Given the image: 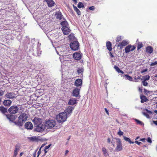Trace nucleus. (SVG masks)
<instances>
[{"mask_svg": "<svg viewBox=\"0 0 157 157\" xmlns=\"http://www.w3.org/2000/svg\"><path fill=\"white\" fill-rule=\"evenodd\" d=\"M115 138L113 139L112 141H111V143L112 144L113 146L114 147L115 144H114V139H115Z\"/></svg>", "mask_w": 157, "mask_h": 157, "instance_id": "obj_55", "label": "nucleus"}, {"mask_svg": "<svg viewBox=\"0 0 157 157\" xmlns=\"http://www.w3.org/2000/svg\"><path fill=\"white\" fill-rule=\"evenodd\" d=\"M76 103V100L74 98H71L69 101L68 104L69 105H73Z\"/></svg>", "mask_w": 157, "mask_h": 157, "instance_id": "obj_25", "label": "nucleus"}, {"mask_svg": "<svg viewBox=\"0 0 157 157\" xmlns=\"http://www.w3.org/2000/svg\"><path fill=\"white\" fill-rule=\"evenodd\" d=\"M124 139L127 141H128L129 142L130 144H133L134 143V142L131 141L129 138L126 137V136H123Z\"/></svg>", "mask_w": 157, "mask_h": 157, "instance_id": "obj_38", "label": "nucleus"}, {"mask_svg": "<svg viewBox=\"0 0 157 157\" xmlns=\"http://www.w3.org/2000/svg\"><path fill=\"white\" fill-rule=\"evenodd\" d=\"M69 39L70 40V42L72 40H76L73 33H71L70 35L68 36Z\"/></svg>", "mask_w": 157, "mask_h": 157, "instance_id": "obj_29", "label": "nucleus"}, {"mask_svg": "<svg viewBox=\"0 0 157 157\" xmlns=\"http://www.w3.org/2000/svg\"><path fill=\"white\" fill-rule=\"evenodd\" d=\"M110 56L111 57H114V56L113 55L111 52H110Z\"/></svg>", "mask_w": 157, "mask_h": 157, "instance_id": "obj_62", "label": "nucleus"}, {"mask_svg": "<svg viewBox=\"0 0 157 157\" xmlns=\"http://www.w3.org/2000/svg\"><path fill=\"white\" fill-rule=\"evenodd\" d=\"M45 1L47 2L48 6L49 7H52L54 5L55 3L53 1V0H44Z\"/></svg>", "mask_w": 157, "mask_h": 157, "instance_id": "obj_21", "label": "nucleus"}, {"mask_svg": "<svg viewBox=\"0 0 157 157\" xmlns=\"http://www.w3.org/2000/svg\"><path fill=\"white\" fill-rule=\"evenodd\" d=\"M144 93H146L147 94L149 93V91L147 90L146 89H144Z\"/></svg>", "mask_w": 157, "mask_h": 157, "instance_id": "obj_53", "label": "nucleus"}, {"mask_svg": "<svg viewBox=\"0 0 157 157\" xmlns=\"http://www.w3.org/2000/svg\"><path fill=\"white\" fill-rule=\"evenodd\" d=\"M67 118V114L65 112L61 113L56 117V119L57 121L60 123L65 121Z\"/></svg>", "mask_w": 157, "mask_h": 157, "instance_id": "obj_2", "label": "nucleus"}, {"mask_svg": "<svg viewBox=\"0 0 157 157\" xmlns=\"http://www.w3.org/2000/svg\"><path fill=\"white\" fill-rule=\"evenodd\" d=\"M150 76L148 75H146L144 76V80L147 81L149 79Z\"/></svg>", "mask_w": 157, "mask_h": 157, "instance_id": "obj_42", "label": "nucleus"}, {"mask_svg": "<svg viewBox=\"0 0 157 157\" xmlns=\"http://www.w3.org/2000/svg\"><path fill=\"white\" fill-rule=\"evenodd\" d=\"M84 71V69L82 67H78L77 70V72L78 75L82 74Z\"/></svg>", "mask_w": 157, "mask_h": 157, "instance_id": "obj_30", "label": "nucleus"}, {"mask_svg": "<svg viewBox=\"0 0 157 157\" xmlns=\"http://www.w3.org/2000/svg\"><path fill=\"white\" fill-rule=\"evenodd\" d=\"M56 125V122L54 120H49L47 121L45 123V126L48 128H52L54 127Z\"/></svg>", "mask_w": 157, "mask_h": 157, "instance_id": "obj_4", "label": "nucleus"}, {"mask_svg": "<svg viewBox=\"0 0 157 157\" xmlns=\"http://www.w3.org/2000/svg\"><path fill=\"white\" fill-rule=\"evenodd\" d=\"M36 127L35 130L38 132H41L43 131L45 128L46 126L45 124H42L37 125L35 126Z\"/></svg>", "mask_w": 157, "mask_h": 157, "instance_id": "obj_7", "label": "nucleus"}, {"mask_svg": "<svg viewBox=\"0 0 157 157\" xmlns=\"http://www.w3.org/2000/svg\"><path fill=\"white\" fill-rule=\"evenodd\" d=\"M143 47L142 43L138 42L137 46V49L139 50Z\"/></svg>", "mask_w": 157, "mask_h": 157, "instance_id": "obj_41", "label": "nucleus"}, {"mask_svg": "<svg viewBox=\"0 0 157 157\" xmlns=\"http://www.w3.org/2000/svg\"><path fill=\"white\" fill-rule=\"evenodd\" d=\"M140 97V99L141 100V103H143L144 102H146L148 100L147 98L144 96H141Z\"/></svg>", "mask_w": 157, "mask_h": 157, "instance_id": "obj_33", "label": "nucleus"}, {"mask_svg": "<svg viewBox=\"0 0 157 157\" xmlns=\"http://www.w3.org/2000/svg\"><path fill=\"white\" fill-rule=\"evenodd\" d=\"M33 121L34 122L35 126L42 124V119L39 118L35 117L33 120Z\"/></svg>", "mask_w": 157, "mask_h": 157, "instance_id": "obj_10", "label": "nucleus"}, {"mask_svg": "<svg viewBox=\"0 0 157 157\" xmlns=\"http://www.w3.org/2000/svg\"><path fill=\"white\" fill-rule=\"evenodd\" d=\"M62 30L63 31V33L64 35H67L70 32L71 30L68 27V26L65 27H62Z\"/></svg>", "mask_w": 157, "mask_h": 157, "instance_id": "obj_14", "label": "nucleus"}, {"mask_svg": "<svg viewBox=\"0 0 157 157\" xmlns=\"http://www.w3.org/2000/svg\"><path fill=\"white\" fill-rule=\"evenodd\" d=\"M63 21H62L60 23L62 27L68 26V24L67 21L64 18L63 19Z\"/></svg>", "mask_w": 157, "mask_h": 157, "instance_id": "obj_23", "label": "nucleus"}, {"mask_svg": "<svg viewBox=\"0 0 157 157\" xmlns=\"http://www.w3.org/2000/svg\"><path fill=\"white\" fill-rule=\"evenodd\" d=\"M19 108L16 105L12 106L9 109L8 111L11 114H15L17 113Z\"/></svg>", "mask_w": 157, "mask_h": 157, "instance_id": "obj_6", "label": "nucleus"}, {"mask_svg": "<svg viewBox=\"0 0 157 157\" xmlns=\"http://www.w3.org/2000/svg\"><path fill=\"white\" fill-rule=\"evenodd\" d=\"M134 120L136 122L137 124L140 125L141 126H144V124L142 121L136 119H134Z\"/></svg>", "mask_w": 157, "mask_h": 157, "instance_id": "obj_36", "label": "nucleus"}, {"mask_svg": "<svg viewBox=\"0 0 157 157\" xmlns=\"http://www.w3.org/2000/svg\"><path fill=\"white\" fill-rule=\"evenodd\" d=\"M146 140L148 143H152L150 137H148L147 139V140Z\"/></svg>", "mask_w": 157, "mask_h": 157, "instance_id": "obj_47", "label": "nucleus"}, {"mask_svg": "<svg viewBox=\"0 0 157 157\" xmlns=\"http://www.w3.org/2000/svg\"><path fill=\"white\" fill-rule=\"evenodd\" d=\"M12 103L11 101L10 100H5L3 101V104L5 106H10Z\"/></svg>", "mask_w": 157, "mask_h": 157, "instance_id": "obj_26", "label": "nucleus"}, {"mask_svg": "<svg viewBox=\"0 0 157 157\" xmlns=\"http://www.w3.org/2000/svg\"><path fill=\"white\" fill-rule=\"evenodd\" d=\"M94 9L95 7L94 6H92L89 7V9L91 10H94Z\"/></svg>", "mask_w": 157, "mask_h": 157, "instance_id": "obj_50", "label": "nucleus"}, {"mask_svg": "<svg viewBox=\"0 0 157 157\" xmlns=\"http://www.w3.org/2000/svg\"><path fill=\"white\" fill-rule=\"evenodd\" d=\"M21 146L19 143H17L15 146L14 151V154L13 157H16L20 149L21 148Z\"/></svg>", "mask_w": 157, "mask_h": 157, "instance_id": "obj_8", "label": "nucleus"}, {"mask_svg": "<svg viewBox=\"0 0 157 157\" xmlns=\"http://www.w3.org/2000/svg\"><path fill=\"white\" fill-rule=\"evenodd\" d=\"M55 15L56 18L59 19L60 20H63L64 18L63 17V15H62V13L58 11L56 12Z\"/></svg>", "mask_w": 157, "mask_h": 157, "instance_id": "obj_19", "label": "nucleus"}, {"mask_svg": "<svg viewBox=\"0 0 157 157\" xmlns=\"http://www.w3.org/2000/svg\"><path fill=\"white\" fill-rule=\"evenodd\" d=\"M28 115L25 113H21L18 117V121H14L16 125L18 126H22L23 123L27 120Z\"/></svg>", "mask_w": 157, "mask_h": 157, "instance_id": "obj_1", "label": "nucleus"}, {"mask_svg": "<svg viewBox=\"0 0 157 157\" xmlns=\"http://www.w3.org/2000/svg\"><path fill=\"white\" fill-rule=\"evenodd\" d=\"M145 110L146 111L147 113H148L149 114H151V113H152V112L151 111L147 109H145Z\"/></svg>", "mask_w": 157, "mask_h": 157, "instance_id": "obj_52", "label": "nucleus"}, {"mask_svg": "<svg viewBox=\"0 0 157 157\" xmlns=\"http://www.w3.org/2000/svg\"><path fill=\"white\" fill-rule=\"evenodd\" d=\"M136 48L135 47L133 46H132L131 45H129L127 46L125 48V51L126 53L129 52L130 51L134 50Z\"/></svg>", "mask_w": 157, "mask_h": 157, "instance_id": "obj_11", "label": "nucleus"}, {"mask_svg": "<svg viewBox=\"0 0 157 157\" xmlns=\"http://www.w3.org/2000/svg\"><path fill=\"white\" fill-rule=\"evenodd\" d=\"M147 71V69H145L144 70H143L141 71V73H143L144 72Z\"/></svg>", "mask_w": 157, "mask_h": 157, "instance_id": "obj_54", "label": "nucleus"}, {"mask_svg": "<svg viewBox=\"0 0 157 157\" xmlns=\"http://www.w3.org/2000/svg\"><path fill=\"white\" fill-rule=\"evenodd\" d=\"M116 140L117 146L115 148V150L117 151H120L122 150V146L120 139L119 138L115 139Z\"/></svg>", "mask_w": 157, "mask_h": 157, "instance_id": "obj_5", "label": "nucleus"}, {"mask_svg": "<svg viewBox=\"0 0 157 157\" xmlns=\"http://www.w3.org/2000/svg\"><path fill=\"white\" fill-rule=\"evenodd\" d=\"M157 65V61L152 63L150 64L151 66H154Z\"/></svg>", "mask_w": 157, "mask_h": 157, "instance_id": "obj_46", "label": "nucleus"}, {"mask_svg": "<svg viewBox=\"0 0 157 157\" xmlns=\"http://www.w3.org/2000/svg\"><path fill=\"white\" fill-rule=\"evenodd\" d=\"M121 39V36H119L117 38L116 41L117 42H119L120 41Z\"/></svg>", "mask_w": 157, "mask_h": 157, "instance_id": "obj_45", "label": "nucleus"}, {"mask_svg": "<svg viewBox=\"0 0 157 157\" xmlns=\"http://www.w3.org/2000/svg\"><path fill=\"white\" fill-rule=\"evenodd\" d=\"M114 68L116 70V71H117L118 73H121L122 74H124V72L121 70L117 66H115L114 67Z\"/></svg>", "mask_w": 157, "mask_h": 157, "instance_id": "obj_34", "label": "nucleus"}, {"mask_svg": "<svg viewBox=\"0 0 157 157\" xmlns=\"http://www.w3.org/2000/svg\"><path fill=\"white\" fill-rule=\"evenodd\" d=\"M102 150L103 152V154L105 156H107L109 155L108 153V151L105 147H102Z\"/></svg>", "mask_w": 157, "mask_h": 157, "instance_id": "obj_32", "label": "nucleus"}, {"mask_svg": "<svg viewBox=\"0 0 157 157\" xmlns=\"http://www.w3.org/2000/svg\"><path fill=\"white\" fill-rule=\"evenodd\" d=\"M4 94V91L0 88V96H2Z\"/></svg>", "mask_w": 157, "mask_h": 157, "instance_id": "obj_48", "label": "nucleus"}, {"mask_svg": "<svg viewBox=\"0 0 157 157\" xmlns=\"http://www.w3.org/2000/svg\"><path fill=\"white\" fill-rule=\"evenodd\" d=\"M111 45V43L109 41L107 42L106 44V47L107 49L110 51L112 50Z\"/></svg>", "mask_w": 157, "mask_h": 157, "instance_id": "obj_28", "label": "nucleus"}, {"mask_svg": "<svg viewBox=\"0 0 157 157\" xmlns=\"http://www.w3.org/2000/svg\"><path fill=\"white\" fill-rule=\"evenodd\" d=\"M84 5L81 2H79L78 4V7L79 8H81L84 7Z\"/></svg>", "mask_w": 157, "mask_h": 157, "instance_id": "obj_40", "label": "nucleus"}, {"mask_svg": "<svg viewBox=\"0 0 157 157\" xmlns=\"http://www.w3.org/2000/svg\"><path fill=\"white\" fill-rule=\"evenodd\" d=\"M146 140V139L145 138H143L141 139L140 140V141H141L143 142H145Z\"/></svg>", "mask_w": 157, "mask_h": 157, "instance_id": "obj_56", "label": "nucleus"}, {"mask_svg": "<svg viewBox=\"0 0 157 157\" xmlns=\"http://www.w3.org/2000/svg\"><path fill=\"white\" fill-rule=\"evenodd\" d=\"M123 132L121 131H120L118 133V134L120 136L123 135Z\"/></svg>", "mask_w": 157, "mask_h": 157, "instance_id": "obj_49", "label": "nucleus"}, {"mask_svg": "<svg viewBox=\"0 0 157 157\" xmlns=\"http://www.w3.org/2000/svg\"><path fill=\"white\" fill-rule=\"evenodd\" d=\"M29 51L30 52H32V51H34V49H33V48H31L29 50Z\"/></svg>", "mask_w": 157, "mask_h": 157, "instance_id": "obj_63", "label": "nucleus"}, {"mask_svg": "<svg viewBox=\"0 0 157 157\" xmlns=\"http://www.w3.org/2000/svg\"><path fill=\"white\" fill-rule=\"evenodd\" d=\"M146 81L143 80L142 82V84L144 86H147L148 84V83Z\"/></svg>", "mask_w": 157, "mask_h": 157, "instance_id": "obj_43", "label": "nucleus"}, {"mask_svg": "<svg viewBox=\"0 0 157 157\" xmlns=\"http://www.w3.org/2000/svg\"><path fill=\"white\" fill-rule=\"evenodd\" d=\"M6 96L7 98L10 99H12L16 97V94L12 92L7 93L6 94Z\"/></svg>", "mask_w": 157, "mask_h": 157, "instance_id": "obj_17", "label": "nucleus"}, {"mask_svg": "<svg viewBox=\"0 0 157 157\" xmlns=\"http://www.w3.org/2000/svg\"><path fill=\"white\" fill-rule=\"evenodd\" d=\"M107 141L109 143L110 142V139L109 138H108L107 139Z\"/></svg>", "mask_w": 157, "mask_h": 157, "instance_id": "obj_64", "label": "nucleus"}, {"mask_svg": "<svg viewBox=\"0 0 157 157\" xmlns=\"http://www.w3.org/2000/svg\"><path fill=\"white\" fill-rule=\"evenodd\" d=\"M82 54L79 52H75L73 54V57L74 59L79 60L82 58Z\"/></svg>", "mask_w": 157, "mask_h": 157, "instance_id": "obj_9", "label": "nucleus"}, {"mask_svg": "<svg viewBox=\"0 0 157 157\" xmlns=\"http://www.w3.org/2000/svg\"><path fill=\"white\" fill-rule=\"evenodd\" d=\"M51 145V144H50L49 145H48V146H46L44 148V149H45V150H47V149H48L50 147Z\"/></svg>", "mask_w": 157, "mask_h": 157, "instance_id": "obj_51", "label": "nucleus"}, {"mask_svg": "<svg viewBox=\"0 0 157 157\" xmlns=\"http://www.w3.org/2000/svg\"><path fill=\"white\" fill-rule=\"evenodd\" d=\"M6 117L10 121L14 123L16 118L15 116L10 114L6 115Z\"/></svg>", "mask_w": 157, "mask_h": 157, "instance_id": "obj_16", "label": "nucleus"}, {"mask_svg": "<svg viewBox=\"0 0 157 157\" xmlns=\"http://www.w3.org/2000/svg\"><path fill=\"white\" fill-rule=\"evenodd\" d=\"M142 113H143V114L144 116H146L147 118H149V116L148 114L147 113V112H142Z\"/></svg>", "mask_w": 157, "mask_h": 157, "instance_id": "obj_44", "label": "nucleus"}, {"mask_svg": "<svg viewBox=\"0 0 157 157\" xmlns=\"http://www.w3.org/2000/svg\"><path fill=\"white\" fill-rule=\"evenodd\" d=\"M74 109V107H72L71 106H68L66 110V111L64 112L66 113L67 114V116H69L71 113H72V111L73 109Z\"/></svg>", "mask_w": 157, "mask_h": 157, "instance_id": "obj_12", "label": "nucleus"}, {"mask_svg": "<svg viewBox=\"0 0 157 157\" xmlns=\"http://www.w3.org/2000/svg\"><path fill=\"white\" fill-rule=\"evenodd\" d=\"M25 128L27 129H32L33 127L32 124L30 122H27L25 125Z\"/></svg>", "mask_w": 157, "mask_h": 157, "instance_id": "obj_18", "label": "nucleus"}, {"mask_svg": "<svg viewBox=\"0 0 157 157\" xmlns=\"http://www.w3.org/2000/svg\"><path fill=\"white\" fill-rule=\"evenodd\" d=\"M36 49L37 51H36L35 52H34L33 54L35 56H39L41 54L42 51L40 50V48H37Z\"/></svg>", "mask_w": 157, "mask_h": 157, "instance_id": "obj_22", "label": "nucleus"}, {"mask_svg": "<svg viewBox=\"0 0 157 157\" xmlns=\"http://www.w3.org/2000/svg\"><path fill=\"white\" fill-rule=\"evenodd\" d=\"M153 122L155 124L157 125V121H153Z\"/></svg>", "mask_w": 157, "mask_h": 157, "instance_id": "obj_60", "label": "nucleus"}, {"mask_svg": "<svg viewBox=\"0 0 157 157\" xmlns=\"http://www.w3.org/2000/svg\"><path fill=\"white\" fill-rule=\"evenodd\" d=\"M146 51L149 54H151L153 51V48L151 46H147L146 48Z\"/></svg>", "mask_w": 157, "mask_h": 157, "instance_id": "obj_27", "label": "nucleus"}, {"mask_svg": "<svg viewBox=\"0 0 157 157\" xmlns=\"http://www.w3.org/2000/svg\"><path fill=\"white\" fill-rule=\"evenodd\" d=\"M123 76L125 77L126 79H127L130 81H133L132 78L128 75H124Z\"/></svg>", "mask_w": 157, "mask_h": 157, "instance_id": "obj_35", "label": "nucleus"}, {"mask_svg": "<svg viewBox=\"0 0 157 157\" xmlns=\"http://www.w3.org/2000/svg\"><path fill=\"white\" fill-rule=\"evenodd\" d=\"M135 143L138 144V145H140V144H142V143L140 142H139L138 141H135Z\"/></svg>", "mask_w": 157, "mask_h": 157, "instance_id": "obj_57", "label": "nucleus"}, {"mask_svg": "<svg viewBox=\"0 0 157 157\" xmlns=\"http://www.w3.org/2000/svg\"><path fill=\"white\" fill-rule=\"evenodd\" d=\"M73 6L74 10L76 12L78 15H81V12L79 10L76 6H74V5H73Z\"/></svg>", "mask_w": 157, "mask_h": 157, "instance_id": "obj_31", "label": "nucleus"}, {"mask_svg": "<svg viewBox=\"0 0 157 157\" xmlns=\"http://www.w3.org/2000/svg\"><path fill=\"white\" fill-rule=\"evenodd\" d=\"M0 111L2 113H4L7 112V109L6 108L3 106L0 107Z\"/></svg>", "mask_w": 157, "mask_h": 157, "instance_id": "obj_37", "label": "nucleus"}, {"mask_svg": "<svg viewBox=\"0 0 157 157\" xmlns=\"http://www.w3.org/2000/svg\"><path fill=\"white\" fill-rule=\"evenodd\" d=\"M70 47L72 50L76 51L79 49V44L76 40H72L70 42Z\"/></svg>", "mask_w": 157, "mask_h": 157, "instance_id": "obj_3", "label": "nucleus"}, {"mask_svg": "<svg viewBox=\"0 0 157 157\" xmlns=\"http://www.w3.org/2000/svg\"><path fill=\"white\" fill-rule=\"evenodd\" d=\"M40 153H41V149H40V148L37 153V154H38V156H39V155L40 154Z\"/></svg>", "mask_w": 157, "mask_h": 157, "instance_id": "obj_58", "label": "nucleus"}, {"mask_svg": "<svg viewBox=\"0 0 157 157\" xmlns=\"http://www.w3.org/2000/svg\"><path fill=\"white\" fill-rule=\"evenodd\" d=\"M105 111L106 112V113L108 114V115H109V113L108 110H107V109L105 108Z\"/></svg>", "mask_w": 157, "mask_h": 157, "instance_id": "obj_61", "label": "nucleus"}, {"mask_svg": "<svg viewBox=\"0 0 157 157\" xmlns=\"http://www.w3.org/2000/svg\"><path fill=\"white\" fill-rule=\"evenodd\" d=\"M80 89L75 88L74 89L72 93V95L75 97H78L79 94Z\"/></svg>", "mask_w": 157, "mask_h": 157, "instance_id": "obj_15", "label": "nucleus"}, {"mask_svg": "<svg viewBox=\"0 0 157 157\" xmlns=\"http://www.w3.org/2000/svg\"><path fill=\"white\" fill-rule=\"evenodd\" d=\"M36 151L37 150H36L35 151V152L33 153V157H35L36 155Z\"/></svg>", "mask_w": 157, "mask_h": 157, "instance_id": "obj_59", "label": "nucleus"}, {"mask_svg": "<svg viewBox=\"0 0 157 157\" xmlns=\"http://www.w3.org/2000/svg\"><path fill=\"white\" fill-rule=\"evenodd\" d=\"M128 44V43L125 40H123L121 43H119L118 45V47L121 48L122 47L125 46Z\"/></svg>", "mask_w": 157, "mask_h": 157, "instance_id": "obj_24", "label": "nucleus"}, {"mask_svg": "<svg viewBox=\"0 0 157 157\" xmlns=\"http://www.w3.org/2000/svg\"><path fill=\"white\" fill-rule=\"evenodd\" d=\"M82 84V80L80 79H76L75 82V85L77 87H78L81 86Z\"/></svg>", "mask_w": 157, "mask_h": 157, "instance_id": "obj_20", "label": "nucleus"}, {"mask_svg": "<svg viewBox=\"0 0 157 157\" xmlns=\"http://www.w3.org/2000/svg\"><path fill=\"white\" fill-rule=\"evenodd\" d=\"M46 35L50 39H53L54 38L56 39H57L58 36L57 35L56 36L55 34H52L51 32H49L46 33Z\"/></svg>", "mask_w": 157, "mask_h": 157, "instance_id": "obj_13", "label": "nucleus"}, {"mask_svg": "<svg viewBox=\"0 0 157 157\" xmlns=\"http://www.w3.org/2000/svg\"><path fill=\"white\" fill-rule=\"evenodd\" d=\"M29 138L30 140L33 141H36L37 140V138L36 136L32 137Z\"/></svg>", "mask_w": 157, "mask_h": 157, "instance_id": "obj_39", "label": "nucleus"}]
</instances>
